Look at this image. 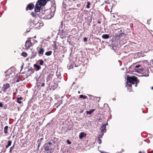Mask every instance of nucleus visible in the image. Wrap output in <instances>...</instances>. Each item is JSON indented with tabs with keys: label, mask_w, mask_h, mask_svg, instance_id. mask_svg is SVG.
Returning a JSON list of instances; mask_svg holds the SVG:
<instances>
[{
	"label": "nucleus",
	"mask_w": 153,
	"mask_h": 153,
	"mask_svg": "<svg viewBox=\"0 0 153 153\" xmlns=\"http://www.w3.org/2000/svg\"><path fill=\"white\" fill-rule=\"evenodd\" d=\"M127 82L126 86L127 87L128 90L130 92L131 91L129 89L132 86L131 84H135V86L137 87V84L139 83V80L137 79L136 77L134 76H132L131 77L128 76L127 78Z\"/></svg>",
	"instance_id": "nucleus-1"
},
{
	"label": "nucleus",
	"mask_w": 153,
	"mask_h": 153,
	"mask_svg": "<svg viewBox=\"0 0 153 153\" xmlns=\"http://www.w3.org/2000/svg\"><path fill=\"white\" fill-rule=\"evenodd\" d=\"M43 18L46 19H49L51 18L53 16V14L51 13L50 9H47L44 11L42 12Z\"/></svg>",
	"instance_id": "nucleus-2"
},
{
	"label": "nucleus",
	"mask_w": 153,
	"mask_h": 153,
	"mask_svg": "<svg viewBox=\"0 0 153 153\" xmlns=\"http://www.w3.org/2000/svg\"><path fill=\"white\" fill-rule=\"evenodd\" d=\"M73 4V2L71 0H64L63 2V7L66 9V7L71 6Z\"/></svg>",
	"instance_id": "nucleus-3"
},
{
	"label": "nucleus",
	"mask_w": 153,
	"mask_h": 153,
	"mask_svg": "<svg viewBox=\"0 0 153 153\" xmlns=\"http://www.w3.org/2000/svg\"><path fill=\"white\" fill-rule=\"evenodd\" d=\"M52 145L53 144L51 142H49L45 144L44 146V150L46 151L50 150V152H51L52 149L53 148Z\"/></svg>",
	"instance_id": "nucleus-4"
},
{
	"label": "nucleus",
	"mask_w": 153,
	"mask_h": 153,
	"mask_svg": "<svg viewBox=\"0 0 153 153\" xmlns=\"http://www.w3.org/2000/svg\"><path fill=\"white\" fill-rule=\"evenodd\" d=\"M33 24L34 25L33 27L37 29H40V28L43 25V23L41 22L40 21L37 22L36 21H34L33 22Z\"/></svg>",
	"instance_id": "nucleus-5"
},
{
	"label": "nucleus",
	"mask_w": 153,
	"mask_h": 153,
	"mask_svg": "<svg viewBox=\"0 0 153 153\" xmlns=\"http://www.w3.org/2000/svg\"><path fill=\"white\" fill-rule=\"evenodd\" d=\"M13 73V71L10 69H9L5 73L4 75L5 76V79H7L11 77V74Z\"/></svg>",
	"instance_id": "nucleus-6"
},
{
	"label": "nucleus",
	"mask_w": 153,
	"mask_h": 153,
	"mask_svg": "<svg viewBox=\"0 0 153 153\" xmlns=\"http://www.w3.org/2000/svg\"><path fill=\"white\" fill-rule=\"evenodd\" d=\"M10 87V85L9 83H5L3 85L1 88V91L4 93L6 92L7 89Z\"/></svg>",
	"instance_id": "nucleus-7"
},
{
	"label": "nucleus",
	"mask_w": 153,
	"mask_h": 153,
	"mask_svg": "<svg viewBox=\"0 0 153 153\" xmlns=\"http://www.w3.org/2000/svg\"><path fill=\"white\" fill-rule=\"evenodd\" d=\"M33 45V44L31 42L30 40H28L26 41L25 45V49H27L29 48L31 46Z\"/></svg>",
	"instance_id": "nucleus-8"
},
{
	"label": "nucleus",
	"mask_w": 153,
	"mask_h": 153,
	"mask_svg": "<svg viewBox=\"0 0 153 153\" xmlns=\"http://www.w3.org/2000/svg\"><path fill=\"white\" fill-rule=\"evenodd\" d=\"M134 66V65H132L131 66L129 67V68L131 69V68H132V67L133 66L134 67V68H135V71H137V72H139L140 71V70L139 69H138V68L139 67H140L141 66L139 65H136L135 66Z\"/></svg>",
	"instance_id": "nucleus-9"
},
{
	"label": "nucleus",
	"mask_w": 153,
	"mask_h": 153,
	"mask_svg": "<svg viewBox=\"0 0 153 153\" xmlns=\"http://www.w3.org/2000/svg\"><path fill=\"white\" fill-rule=\"evenodd\" d=\"M149 68H147L144 70V71L143 73V76H149Z\"/></svg>",
	"instance_id": "nucleus-10"
},
{
	"label": "nucleus",
	"mask_w": 153,
	"mask_h": 153,
	"mask_svg": "<svg viewBox=\"0 0 153 153\" xmlns=\"http://www.w3.org/2000/svg\"><path fill=\"white\" fill-rule=\"evenodd\" d=\"M34 7V5L32 3H31L28 4L26 8L27 10H30L33 9Z\"/></svg>",
	"instance_id": "nucleus-11"
},
{
	"label": "nucleus",
	"mask_w": 153,
	"mask_h": 153,
	"mask_svg": "<svg viewBox=\"0 0 153 153\" xmlns=\"http://www.w3.org/2000/svg\"><path fill=\"white\" fill-rule=\"evenodd\" d=\"M106 125L105 124H103L101 125L100 129L101 130L100 132L101 133H104V131L106 129Z\"/></svg>",
	"instance_id": "nucleus-12"
},
{
	"label": "nucleus",
	"mask_w": 153,
	"mask_h": 153,
	"mask_svg": "<svg viewBox=\"0 0 153 153\" xmlns=\"http://www.w3.org/2000/svg\"><path fill=\"white\" fill-rule=\"evenodd\" d=\"M42 80L40 77H39L37 79H36V85L38 86L39 87L40 86V84L42 82Z\"/></svg>",
	"instance_id": "nucleus-13"
},
{
	"label": "nucleus",
	"mask_w": 153,
	"mask_h": 153,
	"mask_svg": "<svg viewBox=\"0 0 153 153\" xmlns=\"http://www.w3.org/2000/svg\"><path fill=\"white\" fill-rule=\"evenodd\" d=\"M44 49L42 48H40L39 49V51H38V53L42 56L43 55L44 52Z\"/></svg>",
	"instance_id": "nucleus-14"
},
{
	"label": "nucleus",
	"mask_w": 153,
	"mask_h": 153,
	"mask_svg": "<svg viewBox=\"0 0 153 153\" xmlns=\"http://www.w3.org/2000/svg\"><path fill=\"white\" fill-rule=\"evenodd\" d=\"M86 133L84 132H82L80 133L79 135V138L80 139L82 138L83 137H85L86 136Z\"/></svg>",
	"instance_id": "nucleus-15"
},
{
	"label": "nucleus",
	"mask_w": 153,
	"mask_h": 153,
	"mask_svg": "<svg viewBox=\"0 0 153 153\" xmlns=\"http://www.w3.org/2000/svg\"><path fill=\"white\" fill-rule=\"evenodd\" d=\"M34 72V70L32 68H30L28 69V72L29 73V74H33Z\"/></svg>",
	"instance_id": "nucleus-16"
},
{
	"label": "nucleus",
	"mask_w": 153,
	"mask_h": 153,
	"mask_svg": "<svg viewBox=\"0 0 153 153\" xmlns=\"http://www.w3.org/2000/svg\"><path fill=\"white\" fill-rule=\"evenodd\" d=\"M67 34V33L66 32L64 31L63 30H62V34L61 35V36L62 37H65Z\"/></svg>",
	"instance_id": "nucleus-17"
},
{
	"label": "nucleus",
	"mask_w": 153,
	"mask_h": 153,
	"mask_svg": "<svg viewBox=\"0 0 153 153\" xmlns=\"http://www.w3.org/2000/svg\"><path fill=\"white\" fill-rule=\"evenodd\" d=\"M94 111V109H92L89 111H87L86 113L87 114H91Z\"/></svg>",
	"instance_id": "nucleus-18"
},
{
	"label": "nucleus",
	"mask_w": 153,
	"mask_h": 153,
	"mask_svg": "<svg viewBox=\"0 0 153 153\" xmlns=\"http://www.w3.org/2000/svg\"><path fill=\"white\" fill-rule=\"evenodd\" d=\"M102 37L103 39H107L109 38V36L108 34H103L102 36Z\"/></svg>",
	"instance_id": "nucleus-19"
},
{
	"label": "nucleus",
	"mask_w": 153,
	"mask_h": 153,
	"mask_svg": "<svg viewBox=\"0 0 153 153\" xmlns=\"http://www.w3.org/2000/svg\"><path fill=\"white\" fill-rule=\"evenodd\" d=\"M34 67L36 68L37 71L39 70L41 68L40 66L39 65H36V64H34Z\"/></svg>",
	"instance_id": "nucleus-20"
},
{
	"label": "nucleus",
	"mask_w": 153,
	"mask_h": 153,
	"mask_svg": "<svg viewBox=\"0 0 153 153\" xmlns=\"http://www.w3.org/2000/svg\"><path fill=\"white\" fill-rule=\"evenodd\" d=\"M52 53V51H47L45 53V55L47 56H49L51 55Z\"/></svg>",
	"instance_id": "nucleus-21"
},
{
	"label": "nucleus",
	"mask_w": 153,
	"mask_h": 153,
	"mask_svg": "<svg viewBox=\"0 0 153 153\" xmlns=\"http://www.w3.org/2000/svg\"><path fill=\"white\" fill-rule=\"evenodd\" d=\"M8 127V126H7L4 127V132L5 134H7V129Z\"/></svg>",
	"instance_id": "nucleus-22"
},
{
	"label": "nucleus",
	"mask_w": 153,
	"mask_h": 153,
	"mask_svg": "<svg viewBox=\"0 0 153 153\" xmlns=\"http://www.w3.org/2000/svg\"><path fill=\"white\" fill-rule=\"evenodd\" d=\"M22 97H20L19 98H17V102L19 104L21 103L22 102L21 101H20V100H22Z\"/></svg>",
	"instance_id": "nucleus-23"
},
{
	"label": "nucleus",
	"mask_w": 153,
	"mask_h": 153,
	"mask_svg": "<svg viewBox=\"0 0 153 153\" xmlns=\"http://www.w3.org/2000/svg\"><path fill=\"white\" fill-rule=\"evenodd\" d=\"M21 55L22 56L24 57H26L27 56V53H26L25 52H23L21 53Z\"/></svg>",
	"instance_id": "nucleus-24"
},
{
	"label": "nucleus",
	"mask_w": 153,
	"mask_h": 153,
	"mask_svg": "<svg viewBox=\"0 0 153 153\" xmlns=\"http://www.w3.org/2000/svg\"><path fill=\"white\" fill-rule=\"evenodd\" d=\"M79 97L80 98H82L83 99H85L87 98L86 96H84L83 95H81L79 96Z\"/></svg>",
	"instance_id": "nucleus-25"
},
{
	"label": "nucleus",
	"mask_w": 153,
	"mask_h": 153,
	"mask_svg": "<svg viewBox=\"0 0 153 153\" xmlns=\"http://www.w3.org/2000/svg\"><path fill=\"white\" fill-rule=\"evenodd\" d=\"M36 56V53H35L31 55V58H34Z\"/></svg>",
	"instance_id": "nucleus-26"
},
{
	"label": "nucleus",
	"mask_w": 153,
	"mask_h": 153,
	"mask_svg": "<svg viewBox=\"0 0 153 153\" xmlns=\"http://www.w3.org/2000/svg\"><path fill=\"white\" fill-rule=\"evenodd\" d=\"M14 146H15V145L14 144V145H13V146H12L11 147H10V152H11L12 151V150L13 149Z\"/></svg>",
	"instance_id": "nucleus-27"
},
{
	"label": "nucleus",
	"mask_w": 153,
	"mask_h": 153,
	"mask_svg": "<svg viewBox=\"0 0 153 153\" xmlns=\"http://www.w3.org/2000/svg\"><path fill=\"white\" fill-rule=\"evenodd\" d=\"M101 134H100L98 136L99 139H100V138H101L102 137V136L104 134V133H101Z\"/></svg>",
	"instance_id": "nucleus-28"
},
{
	"label": "nucleus",
	"mask_w": 153,
	"mask_h": 153,
	"mask_svg": "<svg viewBox=\"0 0 153 153\" xmlns=\"http://www.w3.org/2000/svg\"><path fill=\"white\" fill-rule=\"evenodd\" d=\"M39 63H40V64L41 65H43V63H44V61L42 60L41 59L40 60Z\"/></svg>",
	"instance_id": "nucleus-29"
},
{
	"label": "nucleus",
	"mask_w": 153,
	"mask_h": 153,
	"mask_svg": "<svg viewBox=\"0 0 153 153\" xmlns=\"http://www.w3.org/2000/svg\"><path fill=\"white\" fill-rule=\"evenodd\" d=\"M97 142L99 143V144H100L102 142L101 139H98L97 140Z\"/></svg>",
	"instance_id": "nucleus-30"
},
{
	"label": "nucleus",
	"mask_w": 153,
	"mask_h": 153,
	"mask_svg": "<svg viewBox=\"0 0 153 153\" xmlns=\"http://www.w3.org/2000/svg\"><path fill=\"white\" fill-rule=\"evenodd\" d=\"M105 4H109L110 3V0H107L105 1Z\"/></svg>",
	"instance_id": "nucleus-31"
},
{
	"label": "nucleus",
	"mask_w": 153,
	"mask_h": 153,
	"mask_svg": "<svg viewBox=\"0 0 153 153\" xmlns=\"http://www.w3.org/2000/svg\"><path fill=\"white\" fill-rule=\"evenodd\" d=\"M90 4L89 2H87V5L86 6V7L87 8H89V5H90Z\"/></svg>",
	"instance_id": "nucleus-32"
},
{
	"label": "nucleus",
	"mask_w": 153,
	"mask_h": 153,
	"mask_svg": "<svg viewBox=\"0 0 153 153\" xmlns=\"http://www.w3.org/2000/svg\"><path fill=\"white\" fill-rule=\"evenodd\" d=\"M31 14L33 16H36L35 13L34 12H32L31 13Z\"/></svg>",
	"instance_id": "nucleus-33"
},
{
	"label": "nucleus",
	"mask_w": 153,
	"mask_h": 153,
	"mask_svg": "<svg viewBox=\"0 0 153 153\" xmlns=\"http://www.w3.org/2000/svg\"><path fill=\"white\" fill-rule=\"evenodd\" d=\"M53 123H50L48 124V125L49 126V127H51L53 125Z\"/></svg>",
	"instance_id": "nucleus-34"
},
{
	"label": "nucleus",
	"mask_w": 153,
	"mask_h": 153,
	"mask_svg": "<svg viewBox=\"0 0 153 153\" xmlns=\"http://www.w3.org/2000/svg\"><path fill=\"white\" fill-rule=\"evenodd\" d=\"M62 27H63V26H62V22H61V24H60V27H59V28H61V29H62Z\"/></svg>",
	"instance_id": "nucleus-35"
},
{
	"label": "nucleus",
	"mask_w": 153,
	"mask_h": 153,
	"mask_svg": "<svg viewBox=\"0 0 153 153\" xmlns=\"http://www.w3.org/2000/svg\"><path fill=\"white\" fill-rule=\"evenodd\" d=\"M67 143L69 144H70L71 143V141L68 140H67Z\"/></svg>",
	"instance_id": "nucleus-36"
},
{
	"label": "nucleus",
	"mask_w": 153,
	"mask_h": 153,
	"mask_svg": "<svg viewBox=\"0 0 153 153\" xmlns=\"http://www.w3.org/2000/svg\"><path fill=\"white\" fill-rule=\"evenodd\" d=\"M11 144V142L10 141H9L7 144L10 146Z\"/></svg>",
	"instance_id": "nucleus-37"
},
{
	"label": "nucleus",
	"mask_w": 153,
	"mask_h": 153,
	"mask_svg": "<svg viewBox=\"0 0 153 153\" xmlns=\"http://www.w3.org/2000/svg\"><path fill=\"white\" fill-rule=\"evenodd\" d=\"M45 85V83L44 82L42 83L41 84H40V86L41 87H43Z\"/></svg>",
	"instance_id": "nucleus-38"
},
{
	"label": "nucleus",
	"mask_w": 153,
	"mask_h": 153,
	"mask_svg": "<svg viewBox=\"0 0 153 153\" xmlns=\"http://www.w3.org/2000/svg\"><path fill=\"white\" fill-rule=\"evenodd\" d=\"M83 41L84 42H85L87 41V38L85 37L83 39Z\"/></svg>",
	"instance_id": "nucleus-39"
},
{
	"label": "nucleus",
	"mask_w": 153,
	"mask_h": 153,
	"mask_svg": "<svg viewBox=\"0 0 153 153\" xmlns=\"http://www.w3.org/2000/svg\"><path fill=\"white\" fill-rule=\"evenodd\" d=\"M3 105L0 102V107H1L3 106Z\"/></svg>",
	"instance_id": "nucleus-40"
},
{
	"label": "nucleus",
	"mask_w": 153,
	"mask_h": 153,
	"mask_svg": "<svg viewBox=\"0 0 153 153\" xmlns=\"http://www.w3.org/2000/svg\"><path fill=\"white\" fill-rule=\"evenodd\" d=\"M80 5V4H77V7H79Z\"/></svg>",
	"instance_id": "nucleus-41"
},
{
	"label": "nucleus",
	"mask_w": 153,
	"mask_h": 153,
	"mask_svg": "<svg viewBox=\"0 0 153 153\" xmlns=\"http://www.w3.org/2000/svg\"><path fill=\"white\" fill-rule=\"evenodd\" d=\"M5 147L6 148H7L8 147V146H7V145H6V146H5Z\"/></svg>",
	"instance_id": "nucleus-42"
},
{
	"label": "nucleus",
	"mask_w": 153,
	"mask_h": 153,
	"mask_svg": "<svg viewBox=\"0 0 153 153\" xmlns=\"http://www.w3.org/2000/svg\"><path fill=\"white\" fill-rule=\"evenodd\" d=\"M72 1V2H74V1H75L76 0H71Z\"/></svg>",
	"instance_id": "nucleus-43"
},
{
	"label": "nucleus",
	"mask_w": 153,
	"mask_h": 153,
	"mask_svg": "<svg viewBox=\"0 0 153 153\" xmlns=\"http://www.w3.org/2000/svg\"><path fill=\"white\" fill-rule=\"evenodd\" d=\"M101 23V22H100V21H98V23Z\"/></svg>",
	"instance_id": "nucleus-44"
},
{
	"label": "nucleus",
	"mask_w": 153,
	"mask_h": 153,
	"mask_svg": "<svg viewBox=\"0 0 153 153\" xmlns=\"http://www.w3.org/2000/svg\"><path fill=\"white\" fill-rule=\"evenodd\" d=\"M148 21H149L148 20V21H147V23L148 24H149V22Z\"/></svg>",
	"instance_id": "nucleus-45"
},
{
	"label": "nucleus",
	"mask_w": 153,
	"mask_h": 153,
	"mask_svg": "<svg viewBox=\"0 0 153 153\" xmlns=\"http://www.w3.org/2000/svg\"><path fill=\"white\" fill-rule=\"evenodd\" d=\"M151 89H152V90L153 89V87H151Z\"/></svg>",
	"instance_id": "nucleus-46"
},
{
	"label": "nucleus",
	"mask_w": 153,
	"mask_h": 153,
	"mask_svg": "<svg viewBox=\"0 0 153 153\" xmlns=\"http://www.w3.org/2000/svg\"><path fill=\"white\" fill-rule=\"evenodd\" d=\"M139 153H142V152L141 151L139 152Z\"/></svg>",
	"instance_id": "nucleus-47"
},
{
	"label": "nucleus",
	"mask_w": 153,
	"mask_h": 153,
	"mask_svg": "<svg viewBox=\"0 0 153 153\" xmlns=\"http://www.w3.org/2000/svg\"><path fill=\"white\" fill-rule=\"evenodd\" d=\"M153 152V151H152L150 153H152Z\"/></svg>",
	"instance_id": "nucleus-48"
},
{
	"label": "nucleus",
	"mask_w": 153,
	"mask_h": 153,
	"mask_svg": "<svg viewBox=\"0 0 153 153\" xmlns=\"http://www.w3.org/2000/svg\"><path fill=\"white\" fill-rule=\"evenodd\" d=\"M7 146H8V147H9V146H9L8 145H7Z\"/></svg>",
	"instance_id": "nucleus-49"
},
{
	"label": "nucleus",
	"mask_w": 153,
	"mask_h": 153,
	"mask_svg": "<svg viewBox=\"0 0 153 153\" xmlns=\"http://www.w3.org/2000/svg\"><path fill=\"white\" fill-rule=\"evenodd\" d=\"M2 91L1 90V91H0V93H1V91Z\"/></svg>",
	"instance_id": "nucleus-50"
},
{
	"label": "nucleus",
	"mask_w": 153,
	"mask_h": 153,
	"mask_svg": "<svg viewBox=\"0 0 153 153\" xmlns=\"http://www.w3.org/2000/svg\"><path fill=\"white\" fill-rule=\"evenodd\" d=\"M78 92L79 93H80L79 91Z\"/></svg>",
	"instance_id": "nucleus-51"
},
{
	"label": "nucleus",
	"mask_w": 153,
	"mask_h": 153,
	"mask_svg": "<svg viewBox=\"0 0 153 153\" xmlns=\"http://www.w3.org/2000/svg\"><path fill=\"white\" fill-rule=\"evenodd\" d=\"M64 56L63 55H62V56L63 57Z\"/></svg>",
	"instance_id": "nucleus-52"
}]
</instances>
